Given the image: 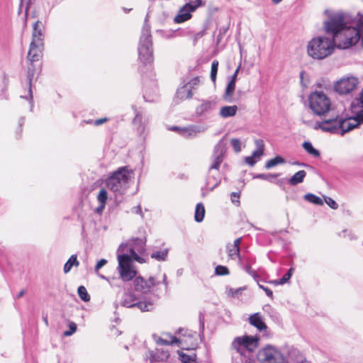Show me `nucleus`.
Returning <instances> with one entry per match:
<instances>
[{"mask_svg": "<svg viewBox=\"0 0 363 363\" xmlns=\"http://www.w3.org/2000/svg\"><path fill=\"white\" fill-rule=\"evenodd\" d=\"M200 83V78L196 77L191 79L186 85L192 91L193 89L196 88Z\"/></svg>", "mask_w": 363, "mask_h": 363, "instance_id": "nucleus-42", "label": "nucleus"}, {"mask_svg": "<svg viewBox=\"0 0 363 363\" xmlns=\"http://www.w3.org/2000/svg\"><path fill=\"white\" fill-rule=\"evenodd\" d=\"M359 29L360 30V35L362 37V45L363 47V18H360L358 21Z\"/></svg>", "mask_w": 363, "mask_h": 363, "instance_id": "nucleus-50", "label": "nucleus"}, {"mask_svg": "<svg viewBox=\"0 0 363 363\" xmlns=\"http://www.w3.org/2000/svg\"><path fill=\"white\" fill-rule=\"evenodd\" d=\"M279 281H280V279H276V280L272 281L271 283L274 284L275 286L281 285Z\"/></svg>", "mask_w": 363, "mask_h": 363, "instance_id": "nucleus-61", "label": "nucleus"}, {"mask_svg": "<svg viewBox=\"0 0 363 363\" xmlns=\"http://www.w3.org/2000/svg\"><path fill=\"white\" fill-rule=\"evenodd\" d=\"M239 70H240V66L235 69L234 74H233V76L231 77V79L230 81H233V82H236V80H237V77H238V74L239 72Z\"/></svg>", "mask_w": 363, "mask_h": 363, "instance_id": "nucleus-54", "label": "nucleus"}, {"mask_svg": "<svg viewBox=\"0 0 363 363\" xmlns=\"http://www.w3.org/2000/svg\"><path fill=\"white\" fill-rule=\"evenodd\" d=\"M260 156H254V152H252V155L246 157L245 158V162L250 166L252 167L257 162L256 158H259Z\"/></svg>", "mask_w": 363, "mask_h": 363, "instance_id": "nucleus-44", "label": "nucleus"}, {"mask_svg": "<svg viewBox=\"0 0 363 363\" xmlns=\"http://www.w3.org/2000/svg\"><path fill=\"white\" fill-rule=\"evenodd\" d=\"M284 162L285 160L283 157L280 156H277L274 158H272L266 162L265 168L267 169H269L277 164H284Z\"/></svg>", "mask_w": 363, "mask_h": 363, "instance_id": "nucleus-31", "label": "nucleus"}, {"mask_svg": "<svg viewBox=\"0 0 363 363\" xmlns=\"http://www.w3.org/2000/svg\"><path fill=\"white\" fill-rule=\"evenodd\" d=\"M255 144L257 150L253 151L254 156H262L264 153V143L261 139L255 140Z\"/></svg>", "mask_w": 363, "mask_h": 363, "instance_id": "nucleus-33", "label": "nucleus"}, {"mask_svg": "<svg viewBox=\"0 0 363 363\" xmlns=\"http://www.w3.org/2000/svg\"><path fill=\"white\" fill-rule=\"evenodd\" d=\"M125 248H128V251L130 252L128 255L132 259V262L133 260L138 262L139 263H143L145 262L144 259L140 257L135 251L133 246H128V244H121L120 245L118 252H124Z\"/></svg>", "mask_w": 363, "mask_h": 363, "instance_id": "nucleus-18", "label": "nucleus"}, {"mask_svg": "<svg viewBox=\"0 0 363 363\" xmlns=\"http://www.w3.org/2000/svg\"><path fill=\"white\" fill-rule=\"evenodd\" d=\"M121 304L127 308L137 307L143 312L150 311L154 308V303L150 301H138L136 296L132 292L124 293Z\"/></svg>", "mask_w": 363, "mask_h": 363, "instance_id": "nucleus-9", "label": "nucleus"}, {"mask_svg": "<svg viewBox=\"0 0 363 363\" xmlns=\"http://www.w3.org/2000/svg\"><path fill=\"white\" fill-rule=\"evenodd\" d=\"M336 48L333 39L325 36L312 38L307 45V54L313 60H321L330 56Z\"/></svg>", "mask_w": 363, "mask_h": 363, "instance_id": "nucleus-3", "label": "nucleus"}, {"mask_svg": "<svg viewBox=\"0 0 363 363\" xmlns=\"http://www.w3.org/2000/svg\"><path fill=\"white\" fill-rule=\"evenodd\" d=\"M225 152L226 150L225 144L221 140L214 147L211 156L212 164L208 168V173L206 178V184L207 188H208L210 190L214 189L219 185L220 182V179L219 177V167L223 161Z\"/></svg>", "mask_w": 363, "mask_h": 363, "instance_id": "nucleus-4", "label": "nucleus"}, {"mask_svg": "<svg viewBox=\"0 0 363 363\" xmlns=\"http://www.w3.org/2000/svg\"><path fill=\"white\" fill-rule=\"evenodd\" d=\"M33 66V65H31ZM34 77V69L33 67H28L26 77V84L28 86V96H21L22 98H25L29 101L31 108L33 106V93L31 89L32 80Z\"/></svg>", "mask_w": 363, "mask_h": 363, "instance_id": "nucleus-17", "label": "nucleus"}, {"mask_svg": "<svg viewBox=\"0 0 363 363\" xmlns=\"http://www.w3.org/2000/svg\"><path fill=\"white\" fill-rule=\"evenodd\" d=\"M284 179H281L277 180L275 182V184L279 186H281L284 184Z\"/></svg>", "mask_w": 363, "mask_h": 363, "instance_id": "nucleus-59", "label": "nucleus"}, {"mask_svg": "<svg viewBox=\"0 0 363 363\" xmlns=\"http://www.w3.org/2000/svg\"><path fill=\"white\" fill-rule=\"evenodd\" d=\"M77 291H78L79 296L80 297V298L82 300H83L84 301H88L90 300V296L88 294L87 291L84 286H80L78 288Z\"/></svg>", "mask_w": 363, "mask_h": 363, "instance_id": "nucleus-35", "label": "nucleus"}, {"mask_svg": "<svg viewBox=\"0 0 363 363\" xmlns=\"http://www.w3.org/2000/svg\"><path fill=\"white\" fill-rule=\"evenodd\" d=\"M25 293H26V291L24 289H22L21 291H20L17 295V298H20L21 297H22L25 294Z\"/></svg>", "mask_w": 363, "mask_h": 363, "instance_id": "nucleus-60", "label": "nucleus"}, {"mask_svg": "<svg viewBox=\"0 0 363 363\" xmlns=\"http://www.w3.org/2000/svg\"><path fill=\"white\" fill-rule=\"evenodd\" d=\"M107 263V260L105 259H100L96 264L94 270L96 273H99V270L103 267Z\"/></svg>", "mask_w": 363, "mask_h": 363, "instance_id": "nucleus-47", "label": "nucleus"}, {"mask_svg": "<svg viewBox=\"0 0 363 363\" xmlns=\"http://www.w3.org/2000/svg\"><path fill=\"white\" fill-rule=\"evenodd\" d=\"M201 104L196 106L195 113L199 117L208 118L216 109L218 99L216 98H209L208 99H201Z\"/></svg>", "mask_w": 363, "mask_h": 363, "instance_id": "nucleus-12", "label": "nucleus"}, {"mask_svg": "<svg viewBox=\"0 0 363 363\" xmlns=\"http://www.w3.org/2000/svg\"><path fill=\"white\" fill-rule=\"evenodd\" d=\"M302 147L308 154L313 155V157H318L320 156V152L315 149L310 142H304L302 145Z\"/></svg>", "mask_w": 363, "mask_h": 363, "instance_id": "nucleus-29", "label": "nucleus"}, {"mask_svg": "<svg viewBox=\"0 0 363 363\" xmlns=\"http://www.w3.org/2000/svg\"><path fill=\"white\" fill-rule=\"evenodd\" d=\"M138 56L144 65L152 63L154 60L150 26L146 23L143 26L140 38Z\"/></svg>", "mask_w": 363, "mask_h": 363, "instance_id": "nucleus-6", "label": "nucleus"}, {"mask_svg": "<svg viewBox=\"0 0 363 363\" xmlns=\"http://www.w3.org/2000/svg\"><path fill=\"white\" fill-rule=\"evenodd\" d=\"M106 281L109 283L112 287L121 288L122 286V282H123L120 277H111L106 279Z\"/></svg>", "mask_w": 363, "mask_h": 363, "instance_id": "nucleus-39", "label": "nucleus"}, {"mask_svg": "<svg viewBox=\"0 0 363 363\" xmlns=\"http://www.w3.org/2000/svg\"><path fill=\"white\" fill-rule=\"evenodd\" d=\"M153 338L155 340V342H157V344L161 345H173V344L179 342V340L176 337H174V336L171 337V340L163 339L160 337L157 336L156 335H153Z\"/></svg>", "mask_w": 363, "mask_h": 363, "instance_id": "nucleus-27", "label": "nucleus"}, {"mask_svg": "<svg viewBox=\"0 0 363 363\" xmlns=\"http://www.w3.org/2000/svg\"><path fill=\"white\" fill-rule=\"evenodd\" d=\"M249 321L251 325L257 328L259 330H262L267 328L265 323L262 321L259 313L252 315L249 318Z\"/></svg>", "mask_w": 363, "mask_h": 363, "instance_id": "nucleus-21", "label": "nucleus"}, {"mask_svg": "<svg viewBox=\"0 0 363 363\" xmlns=\"http://www.w3.org/2000/svg\"><path fill=\"white\" fill-rule=\"evenodd\" d=\"M79 264V262L77 260V255H72L64 265V272L66 274L68 273L73 266L78 267Z\"/></svg>", "mask_w": 363, "mask_h": 363, "instance_id": "nucleus-24", "label": "nucleus"}, {"mask_svg": "<svg viewBox=\"0 0 363 363\" xmlns=\"http://www.w3.org/2000/svg\"><path fill=\"white\" fill-rule=\"evenodd\" d=\"M230 143L236 152H239L241 150L240 142L238 139L233 138Z\"/></svg>", "mask_w": 363, "mask_h": 363, "instance_id": "nucleus-45", "label": "nucleus"}, {"mask_svg": "<svg viewBox=\"0 0 363 363\" xmlns=\"http://www.w3.org/2000/svg\"><path fill=\"white\" fill-rule=\"evenodd\" d=\"M77 324L74 323V322H72V321H70L69 323V330H66L64 332V335L65 336H71L72 335H73L76 330H77Z\"/></svg>", "mask_w": 363, "mask_h": 363, "instance_id": "nucleus-41", "label": "nucleus"}, {"mask_svg": "<svg viewBox=\"0 0 363 363\" xmlns=\"http://www.w3.org/2000/svg\"><path fill=\"white\" fill-rule=\"evenodd\" d=\"M132 211H133V212L140 214L141 216H143L142 208H141L140 205H138V206L133 208Z\"/></svg>", "mask_w": 363, "mask_h": 363, "instance_id": "nucleus-52", "label": "nucleus"}, {"mask_svg": "<svg viewBox=\"0 0 363 363\" xmlns=\"http://www.w3.org/2000/svg\"><path fill=\"white\" fill-rule=\"evenodd\" d=\"M228 256L234 259L236 257H240V248L237 247H232L231 245L228 246Z\"/></svg>", "mask_w": 363, "mask_h": 363, "instance_id": "nucleus-36", "label": "nucleus"}, {"mask_svg": "<svg viewBox=\"0 0 363 363\" xmlns=\"http://www.w3.org/2000/svg\"><path fill=\"white\" fill-rule=\"evenodd\" d=\"M308 102L310 108L318 116H325L330 111L331 101L323 91L312 92L309 95Z\"/></svg>", "mask_w": 363, "mask_h": 363, "instance_id": "nucleus-7", "label": "nucleus"}, {"mask_svg": "<svg viewBox=\"0 0 363 363\" xmlns=\"http://www.w3.org/2000/svg\"><path fill=\"white\" fill-rule=\"evenodd\" d=\"M241 291V289H237L235 290L230 289V292L231 293L232 296H235L238 294Z\"/></svg>", "mask_w": 363, "mask_h": 363, "instance_id": "nucleus-56", "label": "nucleus"}, {"mask_svg": "<svg viewBox=\"0 0 363 363\" xmlns=\"http://www.w3.org/2000/svg\"><path fill=\"white\" fill-rule=\"evenodd\" d=\"M181 357H182V362H184L185 363H189L192 361V358L189 355L183 354Z\"/></svg>", "mask_w": 363, "mask_h": 363, "instance_id": "nucleus-51", "label": "nucleus"}, {"mask_svg": "<svg viewBox=\"0 0 363 363\" xmlns=\"http://www.w3.org/2000/svg\"><path fill=\"white\" fill-rule=\"evenodd\" d=\"M160 281L153 277H150L148 280H145L141 276L136 277L133 281L134 290L141 294H147L151 289L157 286Z\"/></svg>", "mask_w": 363, "mask_h": 363, "instance_id": "nucleus-13", "label": "nucleus"}, {"mask_svg": "<svg viewBox=\"0 0 363 363\" xmlns=\"http://www.w3.org/2000/svg\"><path fill=\"white\" fill-rule=\"evenodd\" d=\"M325 203L333 209H337L338 208L337 203L330 197H325Z\"/></svg>", "mask_w": 363, "mask_h": 363, "instance_id": "nucleus-46", "label": "nucleus"}, {"mask_svg": "<svg viewBox=\"0 0 363 363\" xmlns=\"http://www.w3.org/2000/svg\"><path fill=\"white\" fill-rule=\"evenodd\" d=\"M238 111V106H225L221 107L220 110V116L223 118L234 116Z\"/></svg>", "mask_w": 363, "mask_h": 363, "instance_id": "nucleus-20", "label": "nucleus"}, {"mask_svg": "<svg viewBox=\"0 0 363 363\" xmlns=\"http://www.w3.org/2000/svg\"><path fill=\"white\" fill-rule=\"evenodd\" d=\"M133 174V170L127 167H120L107 178L106 184L112 191L122 194L128 188V183Z\"/></svg>", "mask_w": 363, "mask_h": 363, "instance_id": "nucleus-5", "label": "nucleus"}, {"mask_svg": "<svg viewBox=\"0 0 363 363\" xmlns=\"http://www.w3.org/2000/svg\"><path fill=\"white\" fill-rule=\"evenodd\" d=\"M257 357L262 363H282L284 362L281 353L272 346L259 350Z\"/></svg>", "mask_w": 363, "mask_h": 363, "instance_id": "nucleus-10", "label": "nucleus"}, {"mask_svg": "<svg viewBox=\"0 0 363 363\" xmlns=\"http://www.w3.org/2000/svg\"><path fill=\"white\" fill-rule=\"evenodd\" d=\"M258 285L260 289H262L263 291H265L267 296H269L272 298H273V293H272V290H270L267 287L264 286L263 285H261V284H258Z\"/></svg>", "mask_w": 363, "mask_h": 363, "instance_id": "nucleus-48", "label": "nucleus"}, {"mask_svg": "<svg viewBox=\"0 0 363 363\" xmlns=\"http://www.w3.org/2000/svg\"><path fill=\"white\" fill-rule=\"evenodd\" d=\"M278 174H258L253 177L254 179H260L263 180L271 181L272 179L277 178Z\"/></svg>", "mask_w": 363, "mask_h": 363, "instance_id": "nucleus-38", "label": "nucleus"}, {"mask_svg": "<svg viewBox=\"0 0 363 363\" xmlns=\"http://www.w3.org/2000/svg\"><path fill=\"white\" fill-rule=\"evenodd\" d=\"M218 67V62L217 60H213L211 64V79L213 82H215L216 80Z\"/></svg>", "mask_w": 363, "mask_h": 363, "instance_id": "nucleus-37", "label": "nucleus"}, {"mask_svg": "<svg viewBox=\"0 0 363 363\" xmlns=\"http://www.w3.org/2000/svg\"><path fill=\"white\" fill-rule=\"evenodd\" d=\"M240 198V193L238 192H232L231 193V201L233 203H239L240 201L238 199Z\"/></svg>", "mask_w": 363, "mask_h": 363, "instance_id": "nucleus-49", "label": "nucleus"}, {"mask_svg": "<svg viewBox=\"0 0 363 363\" xmlns=\"http://www.w3.org/2000/svg\"><path fill=\"white\" fill-rule=\"evenodd\" d=\"M228 28H222L219 30V34L221 35V34H224L226 30H227Z\"/></svg>", "mask_w": 363, "mask_h": 363, "instance_id": "nucleus-62", "label": "nucleus"}, {"mask_svg": "<svg viewBox=\"0 0 363 363\" xmlns=\"http://www.w3.org/2000/svg\"><path fill=\"white\" fill-rule=\"evenodd\" d=\"M204 5H205V2L203 1L195 0V1H190L187 4H186L184 6H185V8H187V9H190V11L191 12H194L199 7L203 6Z\"/></svg>", "mask_w": 363, "mask_h": 363, "instance_id": "nucleus-32", "label": "nucleus"}, {"mask_svg": "<svg viewBox=\"0 0 363 363\" xmlns=\"http://www.w3.org/2000/svg\"><path fill=\"white\" fill-rule=\"evenodd\" d=\"M106 121H107V118H106L98 119V120H96L94 121V125H101V124H103L104 123H105Z\"/></svg>", "mask_w": 363, "mask_h": 363, "instance_id": "nucleus-53", "label": "nucleus"}, {"mask_svg": "<svg viewBox=\"0 0 363 363\" xmlns=\"http://www.w3.org/2000/svg\"><path fill=\"white\" fill-rule=\"evenodd\" d=\"M43 320H44L45 325H48V317L47 316L43 317Z\"/></svg>", "mask_w": 363, "mask_h": 363, "instance_id": "nucleus-64", "label": "nucleus"}, {"mask_svg": "<svg viewBox=\"0 0 363 363\" xmlns=\"http://www.w3.org/2000/svg\"><path fill=\"white\" fill-rule=\"evenodd\" d=\"M306 176V172L304 170H300L295 173L288 181L289 184L291 186H296L302 183Z\"/></svg>", "mask_w": 363, "mask_h": 363, "instance_id": "nucleus-22", "label": "nucleus"}, {"mask_svg": "<svg viewBox=\"0 0 363 363\" xmlns=\"http://www.w3.org/2000/svg\"><path fill=\"white\" fill-rule=\"evenodd\" d=\"M118 262L117 271L120 279L123 282L129 281L137 277L138 272L135 269L132 259L128 255H118Z\"/></svg>", "mask_w": 363, "mask_h": 363, "instance_id": "nucleus-8", "label": "nucleus"}, {"mask_svg": "<svg viewBox=\"0 0 363 363\" xmlns=\"http://www.w3.org/2000/svg\"><path fill=\"white\" fill-rule=\"evenodd\" d=\"M258 341L250 335L235 337L231 343L233 363H251L250 354L258 347Z\"/></svg>", "mask_w": 363, "mask_h": 363, "instance_id": "nucleus-2", "label": "nucleus"}, {"mask_svg": "<svg viewBox=\"0 0 363 363\" xmlns=\"http://www.w3.org/2000/svg\"><path fill=\"white\" fill-rule=\"evenodd\" d=\"M246 272L251 275H253V276L255 275V272L252 270L251 267H250V266H247L246 267Z\"/></svg>", "mask_w": 363, "mask_h": 363, "instance_id": "nucleus-57", "label": "nucleus"}, {"mask_svg": "<svg viewBox=\"0 0 363 363\" xmlns=\"http://www.w3.org/2000/svg\"><path fill=\"white\" fill-rule=\"evenodd\" d=\"M31 42L44 43V26L39 21L35 22L33 26Z\"/></svg>", "mask_w": 363, "mask_h": 363, "instance_id": "nucleus-16", "label": "nucleus"}, {"mask_svg": "<svg viewBox=\"0 0 363 363\" xmlns=\"http://www.w3.org/2000/svg\"><path fill=\"white\" fill-rule=\"evenodd\" d=\"M206 128L203 125H190L180 130V134L185 138H194L198 134L204 133Z\"/></svg>", "mask_w": 363, "mask_h": 363, "instance_id": "nucleus-15", "label": "nucleus"}, {"mask_svg": "<svg viewBox=\"0 0 363 363\" xmlns=\"http://www.w3.org/2000/svg\"><path fill=\"white\" fill-rule=\"evenodd\" d=\"M191 11L185 8L184 5L179 10V13L174 17V21L177 23L185 22L191 18Z\"/></svg>", "mask_w": 363, "mask_h": 363, "instance_id": "nucleus-19", "label": "nucleus"}, {"mask_svg": "<svg viewBox=\"0 0 363 363\" xmlns=\"http://www.w3.org/2000/svg\"><path fill=\"white\" fill-rule=\"evenodd\" d=\"M107 194H107L106 190L104 189H101L97 196V199H98L99 202L100 203V204H101L102 208H104V207H105V204L106 203L107 198H108Z\"/></svg>", "mask_w": 363, "mask_h": 363, "instance_id": "nucleus-34", "label": "nucleus"}, {"mask_svg": "<svg viewBox=\"0 0 363 363\" xmlns=\"http://www.w3.org/2000/svg\"><path fill=\"white\" fill-rule=\"evenodd\" d=\"M205 216L204 206L201 203H197L195 210V220L198 223L201 222Z\"/></svg>", "mask_w": 363, "mask_h": 363, "instance_id": "nucleus-26", "label": "nucleus"}, {"mask_svg": "<svg viewBox=\"0 0 363 363\" xmlns=\"http://www.w3.org/2000/svg\"><path fill=\"white\" fill-rule=\"evenodd\" d=\"M182 128H179L178 126H172L169 128V130H173V131H177L180 133V130L182 129Z\"/></svg>", "mask_w": 363, "mask_h": 363, "instance_id": "nucleus-58", "label": "nucleus"}, {"mask_svg": "<svg viewBox=\"0 0 363 363\" xmlns=\"http://www.w3.org/2000/svg\"><path fill=\"white\" fill-rule=\"evenodd\" d=\"M303 198L305 200H306L307 201H308L311 203H313V204H315L318 206L323 205V200L320 197H318V196H316L313 194H311V193L306 194L304 195Z\"/></svg>", "mask_w": 363, "mask_h": 363, "instance_id": "nucleus-28", "label": "nucleus"}, {"mask_svg": "<svg viewBox=\"0 0 363 363\" xmlns=\"http://www.w3.org/2000/svg\"><path fill=\"white\" fill-rule=\"evenodd\" d=\"M44 50V43L30 42L28 59L30 62L38 61Z\"/></svg>", "mask_w": 363, "mask_h": 363, "instance_id": "nucleus-14", "label": "nucleus"}, {"mask_svg": "<svg viewBox=\"0 0 363 363\" xmlns=\"http://www.w3.org/2000/svg\"><path fill=\"white\" fill-rule=\"evenodd\" d=\"M215 273L216 275L223 276L229 274L228 269L223 265H218L215 269Z\"/></svg>", "mask_w": 363, "mask_h": 363, "instance_id": "nucleus-40", "label": "nucleus"}, {"mask_svg": "<svg viewBox=\"0 0 363 363\" xmlns=\"http://www.w3.org/2000/svg\"><path fill=\"white\" fill-rule=\"evenodd\" d=\"M163 283L167 286V276L165 274H163Z\"/></svg>", "mask_w": 363, "mask_h": 363, "instance_id": "nucleus-63", "label": "nucleus"}, {"mask_svg": "<svg viewBox=\"0 0 363 363\" xmlns=\"http://www.w3.org/2000/svg\"><path fill=\"white\" fill-rule=\"evenodd\" d=\"M359 84L358 78L355 77H343L335 84V90L340 94H347L355 89Z\"/></svg>", "mask_w": 363, "mask_h": 363, "instance_id": "nucleus-11", "label": "nucleus"}, {"mask_svg": "<svg viewBox=\"0 0 363 363\" xmlns=\"http://www.w3.org/2000/svg\"><path fill=\"white\" fill-rule=\"evenodd\" d=\"M168 252V249H164L162 251H155L151 254L150 257L157 261H164L167 257Z\"/></svg>", "mask_w": 363, "mask_h": 363, "instance_id": "nucleus-30", "label": "nucleus"}, {"mask_svg": "<svg viewBox=\"0 0 363 363\" xmlns=\"http://www.w3.org/2000/svg\"><path fill=\"white\" fill-rule=\"evenodd\" d=\"M324 13L328 19L323 23L327 34L332 35L336 48L347 49L356 45L361 38L358 23H352V16L342 11L326 9Z\"/></svg>", "mask_w": 363, "mask_h": 363, "instance_id": "nucleus-1", "label": "nucleus"}, {"mask_svg": "<svg viewBox=\"0 0 363 363\" xmlns=\"http://www.w3.org/2000/svg\"><path fill=\"white\" fill-rule=\"evenodd\" d=\"M293 272H294V269L293 268H290L288 272H286V274H285L283 277L281 279H280V283L281 284H284L285 283H286L291 277L292 274H293Z\"/></svg>", "mask_w": 363, "mask_h": 363, "instance_id": "nucleus-43", "label": "nucleus"}, {"mask_svg": "<svg viewBox=\"0 0 363 363\" xmlns=\"http://www.w3.org/2000/svg\"><path fill=\"white\" fill-rule=\"evenodd\" d=\"M177 94L179 98L184 100L191 99L193 96V92L191 89L188 87V86L184 85L177 91Z\"/></svg>", "mask_w": 363, "mask_h": 363, "instance_id": "nucleus-25", "label": "nucleus"}, {"mask_svg": "<svg viewBox=\"0 0 363 363\" xmlns=\"http://www.w3.org/2000/svg\"><path fill=\"white\" fill-rule=\"evenodd\" d=\"M235 89V82L230 81L226 86L223 99L227 102L233 101V96Z\"/></svg>", "mask_w": 363, "mask_h": 363, "instance_id": "nucleus-23", "label": "nucleus"}, {"mask_svg": "<svg viewBox=\"0 0 363 363\" xmlns=\"http://www.w3.org/2000/svg\"><path fill=\"white\" fill-rule=\"evenodd\" d=\"M241 242V238H237L234 240L233 245H231L232 247H237L238 248H240V244Z\"/></svg>", "mask_w": 363, "mask_h": 363, "instance_id": "nucleus-55", "label": "nucleus"}]
</instances>
